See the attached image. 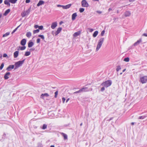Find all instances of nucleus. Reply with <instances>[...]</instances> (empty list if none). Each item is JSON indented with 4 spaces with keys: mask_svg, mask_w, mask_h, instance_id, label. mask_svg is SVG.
Returning a JSON list of instances; mask_svg holds the SVG:
<instances>
[{
    "mask_svg": "<svg viewBox=\"0 0 147 147\" xmlns=\"http://www.w3.org/2000/svg\"><path fill=\"white\" fill-rule=\"evenodd\" d=\"M63 6H64V5H57V7H62L63 9Z\"/></svg>",
    "mask_w": 147,
    "mask_h": 147,
    "instance_id": "46",
    "label": "nucleus"
},
{
    "mask_svg": "<svg viewBox=\"0 0 147 147\" xmlns=\"http://www.w3.org/2000/svg\"><path fill=\"white\" fill-rule=\"evenodd\" d=\"M104 41V38H100L98 42V44L97 45L96 47V51H98L99 49L100 48L101 46L102 45V44H103V42Z\"/></svg>",
    "mask_w": 147,
    "mask_h": 147,
    "instance_id": "3",
    "label": "nucleus"
},
{
    "mask_svg": "<svg viewBox=\"0 0 147 147\" xmlns=\"http://www.w3.org/2000/svg\"><path fill=\"white\" fill-rule=\"evenodd\" d=\"M47 125L46 124H44L43 125V126L42 128V129H45L47 128Z\"/></svg>",
    "mask_w": 147,
    "mask_h": 147,
    "instance_id": "35",
    "label": "nucleus"
},
{
    "mask_svg": "<svg viewBox=\"0 0 147 147\" xmlns=\"http://www.w3.org/2000/svg\"><path fill=\"white\" fill-rule=\"evenodd\" d=\"M134 122H132V123H131V124L132 125H134Z\"/></svg>",
    "mask_w": 147,
    "mask_h": 147,
    "instance_id": "59",
    "label": "nucleus"
},
{
    "mask_svg": "<svg viewBox=\"0 0 147 147\" xmlns=\"http://www.w3.org/2000/svg\"><path fill=\"white\" fill-rule=\"evenodd\" d=\"M88 29L89 30V31L90 32H92L93 31V29L92 28H88Z\"/></svg>",
    "mask_w": 147,
    "mask_h": 147,
    "instance_id": "48",
    "label": "nucleus"
},
{
    "mask_svg": "<svg viewBox=\"0 0 147 147\" xmlns=\"http://www.w3.org/2000/svg\"><path fill=\"white\" fill-rule=\"evenodd\" d=\"M58 94V92L57 91H56L55 93V98H57V95Z\"/></svg>",
    "mask_w": 147,
    "mask_h": 147,
    "instance_id": "41",
    "label": "nucleus"
},
{
    "mask_svg": "<svg viewBox=\"0 0 147 147\" xmlns=\"http://www.w3.org/2000/svg\"><path fill=\"white\" fill-rule=\"evenodd\" d=\"M146 117L145 116H140L138 117L139 119H143Z\"/></svg>",
    "mask_w": 147,
    "mask_h": 147,
    "instance_id": "40",
    "label": "nucleus"
},
{
    "mask_svg": "<svg viewBox=\"0 0 147 147\" xmlns=\"http://www.w3.org/2000/svg\"><path fill=\"white\" fill-rule=\"evenodd\" d=\"M82 6L83 7H88L89 4L86 0H82L81 1Z\"/></svg>",
    "mask_w": 147,
    "mask_h": 147,
    "instance_id": "7",
    "label": "nucleus"
},
{
    "mask_svg": "<svg viewBox=\"0 0 147 147\" xmlns=\"http://www.w3.org/2000/svg\"><path fill=\"white\" fill-rule=\"evenodd\" d=\"M62 100L63 102V103H64L65 102V98L63 97L62 98Z\"/></svg>",
    "mask_w": 147,
    "mask_h": 147,
    "instance_id": "45",
    "label": "nucleus"
},
{
    "mask_svg": "<svg viewBox=\"0 0 147 147\" xmlns=\"http://www.w3.org/2000/svg\"><path fill=\"white\" fill-rule=\"evenodd\" d=\"M25 60L24 59L22 61H19L16 62L15 63V69H16L19 67L22 66V65L24 63Z\"/></svg>",
    "mask_w": 147,
    "mask_h": 147,
    "instance_id": "5",
    "label": "nucleus"
},
{
    "mask_svg": "<svg viewBox=\"0 0 147 147\" xmlns=\"http://www.w3.org/2000/svg\"><path fill=\"white\" fill-rule=\"evenodd\" d=\"M121 68L120 66H118L117 67V68L116 70L117 71H118L119 70L121 69Z\"/></svg>",
    "mask_w": 147,
    "mask_h": 147,
    "instance_id": "34",
    "label": "nucleus"
},
{
    "mask_svg": "<svg viewBox=\"0 0 147 147\" xmlns=\"http://www.w3.org/2000/svg\"><path fill=\"white\" fill-rule=\"evenodd\" d=\"M14 67V65H9L6 69V70L8 71H10L11 69H13Z\"/></svg>",
    "mask_w": 147,
    "mask_h": 147,
    "instance_id": "13",
    "label": "nucleus"
},
{
    "mask_svg": "<svg viewBox=\"0 0 147 147\" xmlns=\"http://www.w3.org/2000/svg\"><path fill=\"white\" fill-rule=\"evenodd\" d=\"M93 0L94 1H99V0Z\"/></svg>",
    "mask_w": 147,
    "mask_h": 147,
    "instance_id": "61",
    "label": "nucleus"
},
{
    "mask_svg": "<svg viewBox=\"0 0 147 147\" xmlns=\"http://www.w3.org/2000/svg\"><path fill=\"white\" fill-rule=\"evenodd\" d=\"M30 0H26V3H28L30 2Z\"/></svg>",
    "mask_w": 147,
    "mask_h": 147,
    "instance_id": "51",
    "label": "nucleus"
},
{
    "mask_svg": "<svg viewBox=\"0 0 147 147\" xmlns=\"http://www.w3.org/2000/svg\"><path fill=\"white\" fill-rule=\"evenodd\" d=\"M105 31L104 30H103L101 33V36H103L105 34Z\"/></svg>",
    "mask_w": 147,
    "mask_h": 147,
    "instance_id": "44",
    "label": "nucleus"
},
{
    "mask_svg": "<svg viewBox=\"0 0 147 147\" xmlns=\"http://www.w3.org/2000/svg\"><path fill=\"white\" fill-rule=\"evenodd\" d=\"M142 42V39H140L138 40H137V41L135 42L134 44V46H136L138 45L140 43Z\"/></svg>",
    "mask_w": 147,
    "mask_h": 147,
    "instance_id": "20",
    "label": "nucleus"
},
{
    "mask_svg": "<svg viewBox=\"0 0 147 147\" xmlns=\"http://www.w3.org/2000/svg\"><path fill=\"white\" fill-rule=\"evenodd\" d=\"M10 10L9 9H7L5 12L4 14V15L5 16H6L10 12Z\"/></svg>",
    "mask_w": 147,
    "mask_h": 147,
    "instance_id": "24",
    "label": "nucleus"
},
{
    "mask_svg": "<svg viewBox=\"0 0 147 147\" xmlns=\"http://www.w3.org/2000/svg\"><path fill=\"white\" fill-rule=\"evenodd\" d=\"M112 84V81L111 80H107L102 83L101 85L104 87L107 88L110 86Z\"/></svg>",
    "mask_w": 147,
    "mask_h": 147,
    "instance_id": "4",
    "label": "nucleus"
},
{
    "mask_svg": "<svg viewBox=\"0 0 147 147\" xmlns=\"http://www.w3.org/2000/svg\"><path fill=\"white\" fill-rule=\"evenodd\" d=\"M1 16H2V15H1V14L0 15V18H1Z\"/></svg>",
    "mask_w": 147,
    "mask_h": 147,
    "instance_id": "62",
    "label": "nucleus"
},
{
    "mask_svg": "<svg viewBox=\"0 0 147 147\" xmlns=\"http://www.w3.org/2000/svg\"><path fill=\"white\" fill-rule=\"evenodd\" d=\"M3 1V0H0V4L2 3Z\"/></svg>",
    "mask_w": 147,
    "mask_h": 147,
    "instance_id": "57",
    "label": "nucleus"
},
{
    "mask_svg": "<svg viewBox=\"0 0 147 147\" xmlns=\"http://www.w3.org/2000/svg\"><path fill=\"white\" fill-rule=\"evenodd\" d=\"M140 82L142 84L146 83L147 82V76L141 77L140 78Z\"/></svg>",
    "mask_w": 147,
    "mask_h": 147,
    "instance_id": "6",
    "label": "nucleus"
},
{
    "mask_svg": "<svg viewBox=\"0 0 147 147\" xmlns=\"http://www.w3.org/2000/svg\"><path fill=\"white\" fill-rule=\"evenodd\" d=\"M34 45V43L31 40H30L28 43V47L29 48H30L32 47Z\"/></svg>",
    "mask_w": 147,
    "mask_h": 147,
    "instance_id": "14",
    "label": "nucleus"
},
{
    "mask_svg": "<svg viewBox=\"0 0 147 147\" xmlns=\"http://www.w3.org/2000/svg\"><path fill=\"white\" fill-rule=\"evenodd\" d=\"M84 11V9L83 8H80L79 9V11L80 13L83 12Z\"/></svg>",
    "mask_w": 147,
    "mask_h": 147,
    "instance_id": "36",
    "label": "nucleus"
},
{
    "mask_svg": "<svg viewBox=\"0 0 147 147\" xmlns=\"http://www.w3.org/2000/svg\"><path fill=\"white\" fill-rule=\"evenodd\" d=\"M55 147V146H54V145H51V146H50V147Z\"/></svg>",
    "mask_w": 147,
    "mask_h": 147,
    "instance_id": "60",
    "label": "nucleus"
},
{
    "mask_svg": "<svg viewBox=\"0 0 147 147\" xmlns=\"http://www.w3.org/2000/svg\"><path fill=\"white\" fill-rule=\"evenodd\" d=\"M69 100V98H67V100H66V102H67Z\"/></svg>",
    "mask_w": 147,
    "mask_h": 147,
    "instance_id": "55",
    "label": "nucleus"
},
{
    "mask_svg": "<svg viewBox=\"0 0 147 147\" xmlns=\"http://www.w3.org/2000/svg\"><path fill=\"white\" fill-rule=\"evenodd\" d=\"M34 27L36 29L38 28L39 26L37 25H35L34 26Z\"/></svg>",
    "mask_w": 147,
    "mask_h": 147,
    "instance_id": "49",
    "label": "nucleus"
},
{
    "mask_svg": "<svg viewBox=\"0 0 147 147\" xmlns=\"http://www.w3.org/2000/svg\"><path fill=\"white\" fill-rule=\"evenodd\" d=\"M38 36L40 37L43 40H44L45 39L44 36L43 35H39Z\"/></svg>",
    "mask_w": 147,
    "mask_h": 147,
    "instance_id": "39",
    "label": "nucleus"
},
{
    "mask_svg": "<svg viewBox=\"0 0 147 147\" xmlns=\"http://www.w3.org/2000/svg\"><path fill=\"white\" fill-rule=\"evenodd\" d=\"M26 40L25 39H23L21 40L20 44L24 46L26 44Z\"/></svg>",
    "mask_w": 147,
    "mask_h": 147,
    "instance_id": "12",
    "label": "nucleus"
},
{
    "mask_svg": "<svg viewBox=\"0 0 147 147\" xmlns=\"http://www.w3.org/2000/svg\"><path fill=\"white\" fill-rule=\"evenodd\" d=\"M43 27L41 25L39 26L38 27V29L40 30H42L43 29Z\"/></svg>",
    "mask_w": 147,
    "mask_h": 147,
    "instance_id": "42",
    "label": "nucleus"
},
{
    "mask_svg": "<svg viewBox=\"0 0 147 147\" xmlns=\"http://www.w3.org/2000/svg\"><path fill=\"white\" fill-rule=\"evenodd\" d=\"M44 3L45 2L44 1L42 0H40L39 1L38 3L37 4V6H39L40 5L44 4Z\"/></svg>",
    "mask_w": 147,
    "mask_h": 147,
    "instance_id": "16",
    "label": "nucleus"
},
{
    "mask_svg": "<svg viewBox=\"0 0 147 147\" xmlns=\"http://www.w3.org/2000/svg\"><path fill=\"white\" fill-rule=\"evenodd\" d=\"M10 73L9 72H7L6 73L4 76V78L5 80H7L8 79L10 76Z\"/></svg>",
    "mask_w": 147,
    "mask_h": 147,
    "instance_id": "11",
    "label": "nucleus"
},
{
    "mask_svg": "<svg viewBox=\"0 0 147 147\" xmlns=\"http://www.w3.org/2000/svg\"><path fill=\"white\" fill-rule=\"evenodd\" d=\"M61 134L62 135V136H63L64 139L65 140L67 139V136L66 134L63 133H62Z\"/></svg>",
    "mask_w": 147,
    "mask_h": 147,
    "instance_id": "26",
    "label": "nucleus"
},
{
    "mask_svg": "<svg viewBox=\"0 0 147 147\" xmlns=\"http://www.w3.org/2000/svg\"><path fill=\"white\" fill-rule=\"evenodd\" d=\"M9 2H9V0L8 1V0H5L4 1V4L8 5L9 6H10V4L9 3Z\"/></svg>",
    "mask_w": 147,
    "mask_h": 147,
    "instance_id": "22",
    "label": "nucleus"
},
{
    "mask_svg": "<svg viewBox=\"0 0 147 147\" xmlns=\"http://www.w3.org/2000/svg\"><path fill=\"white\" fill-rule=\"evenodd\" d=\"M9 32H7L5 34H4L3 36V37H6L8 35H9Z\"/></svg>",
    "mask_w": 147,
    "mask_h": 147,
    "instance_id": "33",
    "label": "nucleus"
},
{
    "mask_svg": "<svg viewBox=\"0 0 147 147\" xmlns=\"http://www.w3.org/2000/svg\"><path fill=\"white\" fill-rule=\"evenodd\" d=\"M82 123H81L80 124V126H82Z\"/></svg>",
    "mask_w": 147,
    "mask_h": 147,
    "instance_id": "63",
    "label": "nucleus"
},
{
    "mask_svg": "<svg viewBox=\"0 0 147 147\" xmlns=\"http://www.w3.org/2000/svg\"><path fill=\"white\" fill-rule=\"evenodd\" d=\"M49 96V95L48 93L42 94L40 96V98H43L44 96L48 97Z\"/></svg>",
    "mask_w": 147,
    "mask_h": 147,
    "instance_id": "21",
    "label": "nucleus"
},
{
    "mask_svg": "<svg viewBox=\"0 0 147 147\" xmlns=\"http://www.w3.org/2000/svg\"><path fill=\"white\" fill-rule=\"evenodd\" d=\"M7 55L5 53V54H3V57H7Z\"/></svg>",
    "mask_w": 147,
    "mask_h": 147,
    "instance_id": "50",
    "label": "nucleus"
},
{
    "mask_svg": "<svg viewBox=\"0 0 147 147\" xmlns=\"http://www.w3.org/2000/svg\"><path fill=\"white\" fill-rule=\"evenodd\" d=\"M57 22H53L51 26V28L52 29H54L57 26Z\"/></svg>",
    "mask_w": 147,
    "mask_h": 147,
    "instance_id": "8",
    "label": "nucleus"
},
{
    "mask_svg": "<svg viewBox=\"0 0 147 147\" xmlns=\"http://www.w3.org/2000/svg\"><path fill=\"white\" fill-rule=\"evenodd\" d=\"M26 16V14L25 12V11H24L23 12H22V17H24Z\"/></svg>",
    "mask_w": 147,
    "mask_h": 147,
    "instance_id": "38",
    "label": "nucleus"
},
{
    "mask_svg": "<svg viewBox=\"0 0 147 147\" xmlns=\"http://www.w3.org/2000/svg\"><path fill=\"white\" fill-rule=\"evenodd\" d=\"M129 57H127V58H125L124 59V61H125V62H129Z\"/></svg>",
    "mask_w": 147,
    "mask_h": 147,
    "instance_id": "37",
    "label": "nucleus"
},
{
    "mask_svg": "<svg viewBox=\"0 0 147 147\" xmlns=\"http://www.w3.org/2000/svg\"><path fill=\"white\" fill-rule=\"evenodd\" d=\"M104 41V38H100L98 42V44L97 45L96 47V51H98L99 49L100 48L101 46L102 45V44H103V42Z\"/></svg>",
    "mask_w": 147,
    "mask_h": 147,
    "instance_id": "2",
    "label": "nucleus"
},
{
    "mask_svg": "<svg viewBox=\"0 0 147 147\" xmlns=\"http://www.w3.org/2000/svg\"><path fill=\"white\" fill-rule=\"evenodd\" d=\"M39 32V29H37L33 31V33L34 34H35L37 33H38Z\"/></svg>",
    "mask_w": 147,
    "mask_h": 147,
    "instance_id": "32",
    "label": "nucleus"
},
{
    "mask_svg": "<svg viewBox=\"0 0 147 147\" xmlns=\"http://www.w3.org/2000/svg\"><path fill=\"white\" fill-rule=\"evenodd\" d=\"M122 74V73H121L120 74V75H121Z\"/></svg>",
    "mask_w": 147,
    "mask_h": 147,
    "instance_id": "64",
    "label": "nucleus"
},
{
    "mask_svg": "<svg viewBox=\"0 0 147 147\" xmlns=\"http://www.w3.org/2000/svg\"><path fill=\"white\" fill-rule=\"evenodd\" d=\"M30 54V52L29 51H27L26 52L25 54V56H28Z\"/></svg>",
    "mask_w": 147,
    "mask_h": 147,
    "instance_id": "30",
    "label": "nucleus"
},
{
    "mask_svg": "<svg viewBox=\"0 0 147 147\" xmlns=\"http://www.w3.org/2000/svg\"><path fill=\"white\" fill-rule=\"evenodd\" d=\"M131 15L130 12L129 11H126L124 13V16L125 17H129Z\"/></svg>",
    "mask_w": 147,
    "mask_h": 147,
    "instance_id": "10",
    "label": "nucleus"
},
{
    "mask_svg": "<svg viewBox=\"0 0 147 147\" xmlns=\"http://www.w3.org/2000/svg\"><path fill=\"white\" fill-rule=\"evenodd\" d=\"M105 90V88L104 87H103L102 88H101V90L102 91H103L104 90Z\"/></svg>",
    "mask_w": 147,
    "mask_h": 147,
    "instance_id": "52",
    "label": "nucleus"
},
{
    "mask_svg": "<svg viewBox=\"0 0 147 147\" xmlns=\"http://www.w3.org/2000/svg\"><path fill=\"white\" fill-rule=\"evenodd\" d=\"M4 66V64L3 63H2L0 67V69L1 70L3 68Z\"/></svg>",
    "mask_w": 147,
    "mask_h": 147,
    "instance_id": "43",
    "label": "nucleus"
},
{
    "mask_svg": "<svg viewBox=\"0 0 147 147\" xmlns=\"http://www.w3.org/2000/svg\"><path fill=\"white\" fill-rule=\"evenodd\" d=\"M71 4H69L68 5H66L64 6H63V9H67L69 8L71 6Z\"/></svg>",
    "mask_w": 147,
    "mask_h": 147,
    "instance_id": "18",
    "label": "nucleus"
},
{
    "mask_svg": "<svg viewBox=\"0 0 147 147\" xmlns=\"http://www.w3.org/2000/svg\"><path fill=\"white\" fill-rule=\"evenodd\" d=\"M80 31H79L78 32H75L73 35L74 37H75L81 34Z\"/></svg>",
    "mask_w": 147,
    "mask_h": 147,
    "instance_id": "17",
    "label": "nucleus"
},
{
    "mask_svg": "<svg viewBox=\"0 0 147 147\" xmlns=\"http://www.w3.org/2000/svg\"><path fill=\"white\" fill-rule=\"evenodd\" d=\"M26 48V47L25 46H23L22 47H20L19 46V49H20L21 50H25Z\"/></svg>",
    "mask_w": 147,
    "mask_h": 147,
    "instance_id": "29",
    "label": "nucleus"
},
{
    "mask_svg": "<svg viewBox=\"0 0 147 147\" xmlns=\"http://www.w3.org/2000/svg\"><path fill=\"white\" fill-rule=\"evenodd\" d=\"M18 0H9V2L11 3L15 4L16 3Z\"/></svg>",
    "mask_w": 147,
    "mask_h": 147,
    "instance_id": "27",
    "label": "nucleus"
},
{
    "mask_svg": "<svg viewBox=\"0 0 147 147\" xmlns=\"http://www.w3.org/2000/svg\"><path fill=\"white\" fill-rule=\"evenodd\" d=\"M92 88H88L87 87H84L81 89L79 90L74 92V93H77L82 92H87L92 91Z\"/></svg>",
    "mask_w": 147,
    "mask_h": 147,
    "instance_id": "1",
    "label": "nucleus"
},
{
    "mask_svg": "<svg viewBox=\"0 0 147 147\" xmlns=\"http://www.w3.org/2000/svg\"><path fill=\"white\" fill-rule=\"evenodd\" d=\"M98 34V32L97 31H95L93 34V36L95 37Z\"/></svg>",
    "mask_w": 147,
    "mask_h": 147,
    "instance_id": "25",
    "label": "nucleus"
},
{
    "mask_svg": "<svg viewBox=\"0 0 147 147\" xmlns=\"http://www.w3.org/2000/svg\"><path fill=\"white\" fill-rule=\"evenodd\" d=\"M40 38H38L36 40V42L38 43H40Z\"/></svg>",
    "mask_w": 147,
    "mask_h": 147,
    "instance_id": "47",
    "label": "nucleus"
},
{
    "mask_svg": "<svg viewBox=\"0 0 147 147\" xmlns=\"http://www.w3.org/2000/svg\"><path fill=\"white\" fill-rule=\"evenodd\" d=\"M77 16V15L76 13H75L73 14L71 16L72 20H74L76 19V18Z\"/></svg>",
    "mask_w": 147,
    "mask_h": 147,
    "instance_id": "15",
    "label": "nucleus"
},
{
    "mask_svg": "<svg viewBox=\"0 0 147 147\" xmlns=\"http://www.w3.org/2000/svg\"><path fill=\"white\" fill-rule=\"evenodd\" d=\"M112 10V9L111 8H109V9H108V11H111Z\"/></svg>",
    "mask_w": 147,
    "mask_h": 147,
    "instance_id": "56",
    "label": "nucleus"
},
{
    "mask_svg": "<svg viewBox=\"0 0 147 147\" xmlns=\"http://www.w3.org/2000/svg\"><path fill=\"white\" fill-rule=\"evenodd\" d=\"M62 30V28L61 27H59L58 28L57 31L55 32L54 34L55 36H57L59 34L61 31Z\"/></svg>",
    "mask_w": 147,
    "mask_h": 147,
    "instance_id": "9",
    "label": "nucleus"
},
{
    "mask_svg": "<svg viewBox=\"0 0 147 147\" xmlns=\"http://www.w3.org/2000/svg\"><path fill=\"white\" fill-rule=\"evenodd\" d=\"M126 70V69H123V72H124Z\"/></svg>",
    "mask_w": 147,
    "mask_h": 147,
    "instance_id": "58",
    "label": "nucleus"
},
{
    "mask_svg": "<svg viewBox=\"0 0 147 147\" xmlns=\"http://www.w3.org/2000/svg\"><path fill=\"white\" fill-rule=\"evenodd\" d=\"M26 35L27 37L29 38L31 36L32 33L30 32H27Z\"/></svg>",
    "mask_w": 147,
    "mask_h": 147,
    "instance_id": "23",
    "label": "nucleus"
},
{
    "mask_svg": "<svg viewBox=\"0 0 147 147\" xmlns=\"http://www.w3.org/2000/svg\"><path fill=\"white\" fill-rule=\"evenodd\" d=\"M30 10H31L30 8H29V9H28L27 10H26L25 11V12L26 14V15H28L29 13H30Z\"/></svg>",
    "mask_w": 147,
    "mask_h": 147,
    "instance_id": "28",
    "label": "nucleus"
},
{
    "mask_svg": "<svg viewBox=\"0 0 147 147\" xmlns=\"http://www.w3.org/2000/svg\"><path fill=\"white\" fill-rule=\"evenodd\" d=\"M143 35L144 36L147 37V34L144 33L143 34Z\"/></svg>",
    "mask_w": 147,
    "mask_h": 147,
    "instance_id": "54",
    "label": "nucleus"
},
{
    "mask_svg": "<svg viewBox=\"0 0 147 147\" xmlns=\"http://www.w3.org/2000/svg\"><path fill=\"white\" fill-rule=\"evenodd\" d=\"M96 12L98 13H99V14H101V13H102V11H96Z\"/></svg>",
    "mask_w": 147,
    "mask_h": 147,
    "instance_id": "53",
    "label": "nucleus"
},
{
    "mask_svg": "<svg viewBox=\"0 0 147 147\" xmlns=\"http://www.w3.org/2000/svg\"><path fill=\"white\" fill-rule=\"evenodd\" d=\"M20 25L18 26L12 32L11 34H13L17 30V29L20 27Z\"/></svg>",
    "mask_w": 147,
    "mask_h": 147,
    "instance_id": "31",
    "label": "nucleus"
},
{
    "mask_svg": "<svg viewBox=\"0 0 147 147\" xmlns=\"http://www.w3.org/2000/svg\"><path fill=\"white\" fill-rule=\"evenodd\" d=\"M19 54V51H16L14 53L13 56L15 58H17Z\"/></svg>",
    "mask_w": 147,
    "mask_h": 147,
    "instance_id": "19",
    "label": "nucleus"
}]
</instances>
